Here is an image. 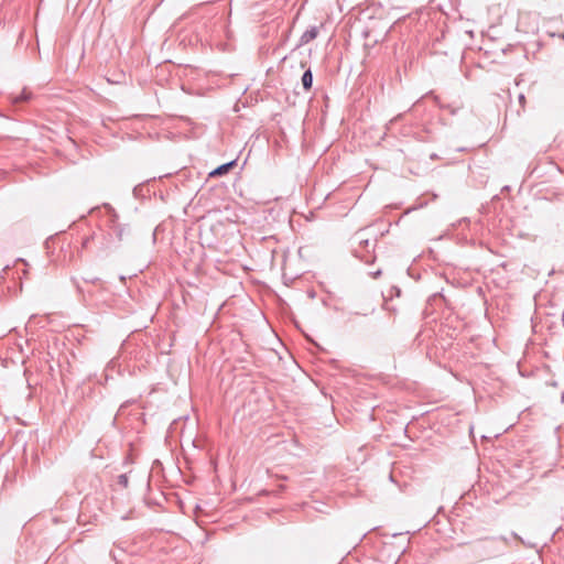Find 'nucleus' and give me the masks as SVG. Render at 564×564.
Here are the masks:
<instances>
[{"label":"nucleus","mask_w":564,"mask_h":564,"mask_svg":"<svg viewBox=\"0 0 564 564\" xmlns=\"http://www.w3.org/2000/svg\"><path fill=\"white\" fill-rule=\"evenodd\" d=\"M99 238V235L94 231L93 234L85 237L82 241V248L83 249H89L91 245H94L95 239Z\"/></svg>","instance_id":"obj_8"},{"label":"nucleus","mask_w":564,"mask_h":564,"mask_svg":"<svg viewBox=\"0 0 564 564\" xmlns=\"http://www.w3.org/2000/svg\"><path fill=\"white\" fill-rule=\"evenodd\" d=\"M99 235V238L95 239L94 246L99 251H105L111 247L110 242V234H106L104 230L99 229L96 231Z\"/></svg>","instance_id":"obj_2"},{"label":"nucleus","mask_w":564,"mask_h":564,"mask_svg":"<svg viewBox=\"0 0 564 564\" xmlns=\"http://www.w3.org/2000/svg\"><path fill=\"white\" fill-rule=\"evenodd\" d=\"M317 35H318V29L316 26H311L308 30H306L302 34V36L300 39L299 46H302V45H305V44L310 43L311 41L316 39Z\"/></svg>","instance_id":"obj_3"},{"label":"nucleus","mask_w":564,"mask_h":564,"mask_svg":"<svg viewBox=\"0 0 564 564\" xmlns=\"http://www.w3.org/2000/svg\"><path fill=\"white\" fill-rule=\"evenodd\" d=\"M110 230L112 231L111 235H115L117 240L120 242L123 240V236L129 234L130 228L128 225L117 224L111 226Z\"/></svg>","instance_id":"obj_4"},{"label":"nucleus","mask_w":564,"mask_h":564,"mask_svg":"<svg viewBox=\"0 0 564 564\" xmlns=\"http://www.w3.org/2000/svg\"><path fill=\"white\" fill-rule=\"evenodd\" d=\"M28 99H29V95L23 94V95L18 96L14 101L20 102L21 100H28Z\"/></svg>","instance_id":"obj_10"},{"label":"nucleus","mask_w":564,"mask_h":564,"mask_svg":"<svg viewBox=\"0 0 564 564\" xmlns=\"http://www.w3.org/2000/svg\"><path fill=\"white\" fill-rule=\"evenodd\" d=\"M102 206L106 209L107 215L109 217V219H108L109 228H111V226H113V225L119 224L118 223L119 216H118L117 212L115 210V208L108 203H105Z\"/></svg>","instance_id":"obj_6"},{"label":"nucleus","mask_w":564,"mask_h":564,"mask_svg":"<svg viewBox=\"0 0 564 564\" xmlns=\"http://www.w3.org/2000/svg\"><path fill=\"white\" fill-rule=\"evenodd\" d=\"M519 100H520V101H523V100H524V96H523V95H520V96H519Z\"/></svg>","instance_id":"obj_14"},{"label":"nucleus","mask_w":564,"mask_h":564,"mask_svg":"<svg viewBox=\"0 0 564 564\" xmlns=\"http://www.w3.org/2000/svg\"><path fill=\"white\" fill-rule=\"evenodd\" d=\"M236 164V161H230V162H227V163H224L219 166H217L215 170H213L210 172V176H221V175H225L227 174L232 167L234 165Z\"/></svg>","instance_id":"obj_5"},{"label":"nucleus","mask_w":564,"mask_h":564,"mask_svg":"<svg viewBox=\"0 0 564 564\" xmlns=\"http://www.w3.org/2000/svg\"><path fill=\"white\" fill-rule=\"evenodd\" d=\"M430 158H431L432 160H435V159H437L438 156H437V154L432 153V154L430 155Z\"/></svg>","instance_id":"obj_13"},{"label":"nucleus","mask_w":564,"mask_h":564,"mask_svg":"<svg viewBox=\"0 0 564 564\" xmlns=\"http://www.w3.org/2000/svg\"><path fill=\"white\" fill-rule=\"evenodd\" d=\"M302 86L305 91H310L313 86V73L311 68H307L302 75Z\"/></svg>","instance_id":"obj_7"},{"label":"nucleus","mask_w":564,"mask_h":564,"mask_svg":"<svg viewBox=\"0 0 564 564\" xmlns=\"http://www.w3.org/2000/svg\"><path fill=\"white\" fill-rule=\"evenodd\" d=\"M117 482L123 487V488H127L128 485H129V477L127 474H121L117 477Z\"/></svg>","instance_id":"obj_9"},{"label":"nucleus","mask_w":564,"mask_h":564,"mask_svg":"<svg viewBox=\"0 0 564 564\" xmlns=\"http://www.w3.org/2000/svg\"><path fill=\"white\" fill-rule=\"evenodd\" d=\"M395 292H397V295L399 296L400 293H401V290L400 289H395Z\"/></svg>","instance_id":"obj_15"},{"label":"nucleus","mask_w":564,"mask_h":564,"mask_svg":"<svg viewBox=\"0 0 564 564\" xmlns=\"http://www.w3.org/2000/svg\"><path fill=\"white\" fill-rule=\"evenodd\" d=\"M141 191H142V186H141V185L135 186V187L133 188V195H134L135 197H138V196L140 195Z\"/></svg>","instance_id":"obj_11"},{"label":"nucleus","mask_w":564,"mask_h":564,"mask_svg":"<svg viewBox=\"0 0 564 564\" xmlns=\"http://www.w3.org/2000/svg\"><path fill=\"white\" fill-rule=\"evenodd\" d=\"M352 241L357 246L354 248V256L366 264L373 263L376 256L372 253L377 245V239L367 237L366 229L358 230L352 236Z\"/></svg>","instance_id":"obj_1"},{"label":"nucleus","mask_w":564,"mask_h":564,"mask_svg":"<svg viewBox=\"0 0 564 564\" xmlns=\"http://www.w3.org/2000/svg\"><path fill=\"white\" fill-rule=\"evenodd\" d=\"M381 274V270H377L372 273L373 278H378Z\"/></svg>","instance_id":"obj_12"}]
</instances>
